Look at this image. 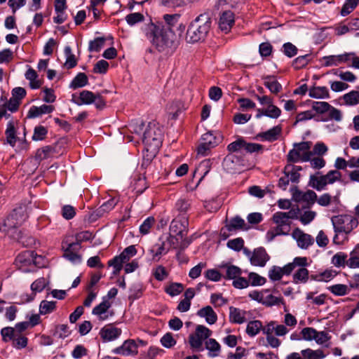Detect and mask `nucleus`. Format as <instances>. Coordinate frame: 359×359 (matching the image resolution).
I'll use <instances>...</instances> for the list:
<instances>
[{
  "mask_svg": "<svg viewBox=\"0 0 359 359\" xmlns=\"http://www.w3.org/2000/svg\"><path fill=\"white\" fill-rule=\"evenodd\" d=\"M197 316L204 318L205 321L210 324H215L217 320V315L210 306H206L197 311Z\"/></svg>",
  "mask_w": 359,
  "mask_h": 359,
  "instance_id": "nucleus-27",
  "label": "nucleus"
},
{
  "mask_svg": "<svg viewBox=\"0 0 359 359\" xmlns=\"http://www.w3.org/2000/svg\"><path fill=\"white\" fill-rule=\"evenodd\" d=\"M359 247H355L347 259L346 266L351 269L359 268Z\"/></svg>",
  "mask_w": 359,
  "mask_h": 359,
  "instance_id": "nucleus-40",
  "label": "nucleus"
},
{
  "mask_svg": "<svg viewBox=\"0 0 359 359\" xmlns=\"http://www.w3.org/2000/svg\"><path fill=\"white\" fill-rule=\"evenodd\" d=\"M56 309V302L43 300L39 305V313L41 315H46L53 312Z\"/></svg>",
  "mask_w": 359,
  "mask_h": 359,
  "instance_id": "nucleus-42",
  "label": "nucleus"
},
{
  "mask_svg": "<svg viewBox=\"0 0 359 359\" xmlns=\"http://www.w3.org/2000/svg\"><path fill=\"white\" fill-rule=\"evenodd\" d=\"M210 303L215 307H221L228 303L227 299L224 298L222 294L213 293L210 296Z\"/></svg>",
  "mask_w": 359,
  "mask_h": 359,
  "instance_id": "nucleus-54",
  "label": "nucleus"
},
{
  "mask_svg": "<svg viewBox=\"0 0 359 359\" xmlns=\"http://www.w3.org/2000/svg\"><path fill=\"white\" fill-rule=\"evenodd\" d=\"M188 219L185 217H176L172 219L170 225V233L177 236H187Z\"/></svg>",
  "mask_w": 359,
  "mask_h": 359,
  "instance_id": "nucleus-15",
  "label": "nucleus"
},
{
  "mask_svg": "<svg viewBox=\"0 0 359 359\" xmlns=\"http://www.w3.org/2000/svg\"><path fill=\"white\" fill-rule=\"evenodd\" d=\"M309 266L308 259L306 257H297L292 262L283 267L273 266L269 271V277L273 281L280 280L284 275H290L297 266Z\"/></svg>",
  "mask_w": 359,
  "mask_h": 359,
  "instance_id": "nucleus-4",
  "label": "nucleus"
},
{
  "mask_svg": "<svg viewBox=\"0 0 359 359\" xmlns=\"http://www.w3.org/2000/svg\"><path fill=\"white\" fill-rule=\"evenodd\" d=\"M331 105L326 102H313L312 104L313 110L318 114H324L330 109Z\"/></svg>",
  "mask_w": 359,
  "mask_h": 359,
  "instance_id": "nucleus-60",
  "label": "nucleus"
},
{
  "mask_svg": "<svg viewBox=\"0 0 359 359\" xmlns=\"http://www.w3.org/2000/svg\"><path fill=\"white\" fill-rule=\"evenodd\" d=\"M201 141L198 147V153L203 156L207 155L208 151L217 144L216 137L211 132L203 134Z\"/></svg>",
  "mask_w": 359,
  "mask_h": 359,
  "instance_id": "nucleus-17",
  "label": "nucleus"
},
{
  "mask_svg": "<svg viewBox=\"0 0 359 359\" xmlns=\"http://www.w3.org/2000/svg\"><path fill=\"white\" fill-rule=\"evenodd\" d=\"M88 83L87 76L84 73H79L71 82L69 87L72 89H76L86 86Z\"/></svg>",
  "mask_w": 359,
  "mask_h": 359,
  "instance_id": "nucleus-39",
  "label": "nucleus"
},
{
  "mask_svg": "<svg viewBox=\"0 0 359 359\" xmlns=\"http://www.w3.org/2000/svg\"><path fill=\"white\" fill-rule=\"evenodd\" d=\"M171 248L174 249L184 250L189 246L191 241L185 236H177L176 234L169 233L167 238Z\"/></svg>",
  "mask_w": 359,
  "mask_h": 359,
  "instance_id": "nucleus-22",
  "label": "nucleus"
},
{
  "mask_svg": "<svg viewBox=\"0 0 359 359\" xmlns=\"http://www.w3.org/2000/svg\"><path fill=\"white\" fill-rule=\"evenodd\" d=\"M264 116L271 118H278L281 114V110L273 103L269 104L266 109H264Z\"/></svg>",
  "mask_w": 359,
  "mask_h": 359,
  "instance_id": "nucleus-56",
  "label": "nucleus"
},
{
  "mask_svg": "<svg viewBox=\"0 0 359 359\" xmlns=\"http://www.w3.org/2000/svg\"><path fill=\"white\" fill-rule=\"evenodd\" d=\"M205 348L212 353L211 356H217L220 351V345L215 339H209L205 342Z\"/></svg>",
  "mask_w": 359,
  "mask_h": 359,
  "instance_id": "nucleus-50",
  "label": "nucleus"
},
{
  "mask_svg": "<svg viewBox=\"0 0 359 359\" xmlns=\"http://www.w3.org/2000/svg\"><path fill=\"white\" fill-rule=\"evenodd\" d=\"M328 290L335 296H344L351 291L350 287L344 284H335L327 287Z\"/></svg>",
  "mask_w": 359,
  "mask_h": 359,
  "instance_id": "nucleus-38",
  "label": "nucleus"
},
{
  "mask_svg": "<svg viewBox=\"0 0 359 359\" xmlns=\"http://www.w3.org/2000/svg\"><path fill=\"white\" fill-rule=\"evenodd\" d=\"M165 242L162 241L161 243H156L151 247L148 252L151 256V262H158L161 256L168 252V250H165Z\"/></svg>",
  "mask_w": 359,
  "mask_h": 359,
  "instance_id": "nucleus-25",
  "label": "nucleus"
},
{
  "mask_svg": "<svg viewBox=\"0 0 359 359\" xmlns=\"http://www.w3.org/2000/svg\"><path fill=\"white\" fill-rule=\"evenodd\" d=\"M236 19L234 13L230 10L223 11L219 15V22H235Z\"/></svg>",
  "mask_w": 359,
  "mask_h": 359,
  "instance_id": "nucleus-61",
  "label": "nucleus"
},
{
  "mask_svg": "<svg viewBox=\"0 0 359 359\" xmlns=\"http://www.w3.org/2000/svg\"><path fill=\"white\" fill-rule=\"evenodd\" d=\"M33 262V252L26 250L20 253L15 259V264L18 267L29 266Z\"/></svg>",
  "mask_w": 359,
  "mask_h": 359,
  "instance_id": "nucleus-30",
  "label": "nucleus"
},
{
  "mask_svg": "<svg viewBox=\"0 0 359 359\" xmlns=\"http://www.w3.org/2000/svg\"><path fill=\"white\" fill-rule=\"evenodd\" d=\"M229 320L233 323L242 324L246 321V311L230 306Z\"/></svg>",
  "mask_w": 359,
  "mask_h": 359,
  "instance_id": "nucleus-29",
  "label": "nucleus"
},
{
  "mask_svg": "<svg viewBox=\"0 0 359 359\" xmlns=\"http://www.w3.org/2000/svg\"><path fill=\"white\" fill-rule=\"evenodd\" d=\"M311 146V142H302L294 143V148L288 152L287 161L288 163H297L299 161L307 162L312 156L310 151Z\"/></svg>",
  "mask_w": 359,
  "mask_h": 359,
  "instance_id": "nucleus-6",
  "label": "nucleus"
},
{
  "mask_svg": "<svg viewBox=\"0 0 359 359\" xmlns=\"http://www.w3.org/2000/svg\"><path fill=\"white\" fill-rule=\"evenodd\" d=\"M20 122L18 120L11 119L6 125L5 130L6 139L4 142V144H9L14 147L18 141L17 132Z\"/></svg>",
  "mask_w": 359,
  "mask_h": 359,
  "instance_id": "nucleus-13",
  "label": "nucleus"
},
{
  "mask_svg": "<svg viewBox=\"0 0 359 359\" xmlns=\"http://www.w3.org/2000/svg\"><path fill=\"white\" fill-rule=\"evenodd\" d=\"M226 273L224 276L226 279H235L241 274V269L234 265H229L226 266Z\"/></svg>",
  "mask_w": 359,
  "mask_h": 359,
  "instance_id": "nucleus-46",
  "label": "nucleus"
},
{
  "mask_svg": "<svg viewBox=\"0 0 359 359\" xmlns=\"http://www.w3.org/2000/svg\"><path fill=\"white\" fill-rule=\"evenodd\" d=\"M161 343L164 347L170 348L176 344L177 341L174 339L172 334L168 332L161 337Z\"/></svg>",
  "mask_w": 359,
  "mask_h": 359,
  "instance_id": "nucleus-57",
  "label": "nucleus"
},
{
  "mask_svg": "<svg viewBox=\"0 0 359 359\" xmlns=\"http://www.w3.org/2000/svg\"><path fill=\"white\" fill-rule=\"evenodd\" d=\"M292 236L301 249H308L314 243V238L311 235L304 233L299 228L294 229Z\"/></svg>",
  "mask_w": 359,
  "mask_h": 359,
  "instance_id": "nucleus-14",
  "label": "nucleus"
},
{
  "mask_svg": "<svg viewBox=\"0 0 359 359\" xmlns=\"http://www.w3.org/2000/svg\"><path fill=\"white\" fill-rule=\"evenodd\" d=\"M248 280L249 281V285L250 284L252 286L263 285L266 281L265 278L254 272L249 273Z\"/></svg>",
  "mask_w": 359,
  "mask_h": 359,
  "instance_id": "nucleus-48",
  "label": "nucleus"
},
{
  "mask_svg": "<svg viewBox=\"0 0 359 359\" xmlns=\"http://www.w3.org/2000/svg\"><path fill=\"white\" fill-rule=\"evenodd\" d=\"M269 259L270 256L262 247L255 249L250 257L252 265L260 267L264 266Z\"/></svg>",
  "mask_w": 359,
  "mask_h": 359,
  "instance_id": "nucleus-19",
  "label": "nucleus"
},
{
  "mask_svg": "<svg viewBox=\"0 0 359 359\" xmlns=\"http://www.w3.org/2000/svg\"><path fill=\"white\" fill-rule=\"evenodd\" d=\"M18 219V213L15 210L13 213L9 215L4 221V226L7 227L8 230L10 229L17 228L21 224V222H15Z\"/></svg>",
  "mask_w": 359,
  "mask_h": 359,
  "instance_id": "nucleus-51",
  "label": "nucleus"
},
{
  "mask_svg": "<svg viewBox=\"0 0 359 359\" xmlns=\"http://www.w3.org/2000/svg\"><path fill=\"white\" fill-rule=\"evenodd\" d=\"M358 4H356V2L352 0H346L341 9V15L342 16L348 15L356 8Z\"/></svg>",
  "mask_w": 359,
  "mask_h": 359,
  "instance_id": "nucleus-58",
  "label": "nucleus"
},
{
  "mask_svg": "<svg viewBox=\"0 0 359 359\" xmlns=\"http://www.w3.org/2000/svg\"><path fill=\"white\" fill-rule=\"evenodd\" d=\"M184 290V286L181 283H172L167 286L165 291L171 297H175L180 294Z\"/></svg>",
  "mask_w": 359,
  "mask_h": 359,
  "instance_id": "nucleus-45",
  "label": "nucleus"
},
{
  "mask_svg": "<svg viewBox=\"0 0 359 359\" xmlns=\"http://www.w3.org/2000/svg\"><path fill=\"white\" fill-rule=\"evenodd\" d=\"M37 77L36 72L32 68H29L25 73V78L29 81L30 87L33 89L39 88L41 86V82Z\"/></svg>",
  "mask_w": 359,
  "mask_h": 359,
  "instance_id": "nucleus-37",
  "label": "nucleus"
},
{
  "mask_svg": "<svg viewBox=\"0 0 359 359\" xmlns=\"http://www.w3.org/2000/svg\"><path fill=\"white\" fill-rule=\"evenodd\" d=\"M336 272L332 269H327L323 272L311 275V279L318 282H328L334 278Z\"/></svg>",
  "mask_w": 359,
  "mask_h": 359,
  "instance_id": "nucleus-33",
  "label": "nucleus"
},
{
  "mask_svg": "<svg viewBox=\"0 0 359 359\" xmlns=\"http://www.w3.org/2000/svg\"><path fill=\"white\" fill-rule=\"evenodd\" d=\"M266 335L267 344L271 348H278L281 344V341L276 337H284L290 330L282 324L272 320L263 325L260 320H252L248 323L246 327V332L250 337H255L260 331Z\"/></svg>",
  "mask_w": 359,
  "mask_h": 359,
  "instance_id": "nucleus-2",
  "label": "nucleus"
},
{
  "mask_svg": "<svg viewBox=\"0 0 359 359\" xmlns=\"http://www.w3.org/2000/svg\"><path fill=\"white\" fill-rule=\"evenodd\" d=\"M352 54L345 53L338 55H328L323 57V65L325 67L338 66L350 61Z\"/></svg>",
  "mask_w": 359,
  "mask_h": 359,
  "instance_id": "nucleus-21",
  "label": "nucleus"
},
{
  "mask_svg": "<svg viewBox=\"0 0 359 359\" xmlns=\"http://www.w3.org/2000/svg\"><path fill=\"white\" fill-rule=\"evenodd\" d=\"M332 222L335 233H349L358 225V220L349 215H341L332 217Z\"/></svg>",
  "mask_w": 359,
  "mask_h": 359,
  "instance_id": "nucleus-7",
  "label": "nucleus"
},
{
  "mask_svg": "<svg viewBox=\"0 0 359 359\" xmlns=\"http://www.w3.org/2000/svg\"><path fill=\"white\" fill-rule=\"evenodd\" d=\"M93 238V233L88 231H81L75 236V241L71 242L72 243H78L81 245L82 242L90 241Z\"/></svg>",
  "mask_w": 359,
  "mask_h": 359,
  "instance_id": "nucleus-59",
  "label": "nucleus"
},
{
  "mask_svg": "<svg viewBox=\"0 0 359 359\" xmlns=\"http://www.w3.org/2000/svg\"><path fill=\"white\" fill-rule=\"evenodd\" d=\"M66 9V0H55V11L56 13V16L54 17L55 22H63L67 20Z\"/></svg>",
  "mask_w": 359,
  "mask_h": 359,
  "instance_id": "nucleus-26",
  "label": "nucleus"
},
{
  "mask_svg": "<svg viewBox=\"0 0 359 359\" xmlns=\"http://www.w3.org/2000/svg\"><path fill=\"white\" fill-rule=\"evenodd\" d=\"M327 295L321 294L317 297L314 296V292H310L306 294V299L307 301H310L312 304L320 306L325 303Z\"/></svg>",
  "mask_w": 359,
  "mask_h": 359,
  "instance_id": "nucleus-47",
  "label": "nucleus"
},
{
  "mask_svg": "<svg viewBox=\"0 0 359 359\" xmlns=\"http://www.w3.org/2000/svg\"><path fill=\"white\" fill-rule=\"evenodd\" d=\"M347 255L343 252L336 253L332 258V264L336 267H344L346 266Z\"/></svg>",
  "mask_w": 359,
  "mask_h": 359,
  "instance_id": "nucleus-43",
  "label": "nucleus"
},
{
  "mask_svg": "<svg viewBox=\"0 0 359 359\" xmlns=\"http://www.w3.org/2000/svg\"><path fill=\"white\" fill-rule=\"evenodd\" d=\"M1 334L4 342L13 341V346L17 349H22L27 346L28 339L22 334L15 333L11 327L1 329Z\"/></svg>",
  "mask_w": 359,
  "mask_h": 359,
  "instance_id": "nucleus-10",
  "label": "nucleus"
},
{
  "mask_svg": "<svg viewBox=\"0 0 359 359\" xmlns=\"http://www.w3.org/2000/svg\"><path fill=\"white\" fill-rule=\"evenodd\" d=\"M209 28L208 24H189L186 33L187 41L194 43L203 41Z\"/></svg>",
  "mask_w": 359,
  "mask_h": 359,
  "instance_id": "nucleus-9",
  "label": "nucleus"
},
{
  "mask_svg": "<svg viewBox=\"0 0 359 359\" xmlns=\"http://www.w3.org/2000/svg\"><path fill=\"white\" fill-rule=\"evenodd\" d=\"M301 353L306 359H323L325 355L320 349L312 350L311 348H306L302 350Z\"/></svg>",
  "mask_w": 359,
  "mask_h": 359,
  "instance_id": "nucleus-41",
  "label": "nucleus"
},
{
  "mask_svg": "<svg viewBox=\"0 0 359 359\" xmlns=\"http://www.w3.org/2000/svg\"><path fill=\"white\" fill-rule=\"evenodd\" d=\"M138 344L134 339L126 340L123 344L116 348L113 349L112 352L115 354L128 356L136 355L137 351Z\"/></svg>",
  "mask_w": 359,
  "mask_h": 359,
  "instance_id": "nucleus-16",
  "label": "nucleus"
},
{
  "mask_svg": "<svg viewBox=\"0 0 359 359\" xmlns=\"http://www.w3.org/2000/svg\"><path fill=\"white\" fill-rule=\"evenodd\" d=\"M95 94L93 92L84 90L80 93L79 100L76 101L75 103L77 105L91 104L95 101L93 100L95 99Z\"/></svg>",
  "mask_w": 359,
  "mask_h": 359,
  "instance_id": "nucleus-36",
  "label": "nucleus"
},
{
  "mask_svg": "<svg viewBox=\"0 0 359 359\" xmlns=\"http://www.w3.org/2000/svg\"><path fill=\"white\" fill-rule=\"evenodd\" d=\"M299 209L291 210L289 212H276L272 217V221L276 224L266 233L268 241H272L276 236L288 235L290 231L291 219L297 218Z\"/></svg>",
  "mask_w": 359,
  "mask_h": 359,
  "instance_id": "nucleus-3",
  "label": "nucleus"
},
{
  "mask_svg": "<svg viewBox=\"0 0 359 359\" xmlns=\"http://www.w3.org/2000/svg\"><path fill=\"white\" fill-rule=\"evenodd\" d=\"M105 39L103 37H97L93 41H90L88 50L90 52H99L104 44Z\"/></svg>",
  "mask_w": 359,
  "mask_h": 359,
  "instance_id": "nucleus-52",
  "label": "nucleus"
},
{
  "mask_svg": "<svg viewBox=\"0 0 359 359\" xmlns=\"http://www.w3.org/2000/svg\"><path fill=\"white\" fill-rule=\"evenodd\" d=\"M309 278V271L306 266H299V268L293 274V282L296 284L305 283Z\"/></svg>",
  "mask_w": 359,
  "mask_h": 359,
  "instance_id": "nucleus-35",
  "label": "nucleus"
},
{
  "mask_svg": "<svg viewBox=\"0 0 359 359\" xmlns=\"http://www.w3.org/2000/svg\"><path fill=\"white\" fill-rule=\"evenodd\" d=\"M152 274L155 279L158 281H163L168 276V272L162 265H158L155 269H154Z\"/></svg>",
  "mask_w": 359,
  "mask_h": 359,
  "instance_id": "nucleus-49",
  "label": "nucleus"
},
{
  "mask_svg": "<svg viewBox=\"0 0 359 359\" xmlns=\"http://www.w3.org/2000/svg\"><path fill=\"white\" fill-rule=\"evenodd\" d=\"M212 332L203 325H198L194 333L189 336V342L191 348L196 351L202 349L203 341L211 335Z\"/></svg>",
  "mask_w": 359,
  "mask_h": 359,
  "instance_id": "nucleus-11",
  "label": "nucleus"
},
{
  "mask_svg": "<svg viewBox=\"0 0 359 359\" xmlns=\"http://www.w3.org/2000/svg\"><path fill=\"white\" fill-rule=\"evenodd\" d=\"M302 170L301 166L294 165L292 163H289L285 166L283 172L288 176L290 182L297 183L300 177L299 172Z\"/></svg>",
  "mask_w": 359,
  "mask_h": 359,
  "instance_id": "nucleus-28",
  "label": "nucleus"
},
{
  "mask_svg": "<svg viewBox=\"0 0 359 359\" xmlns=\"http://www.w3.org/2000/svg\"><path fill=\"white\" fill-rule=\"evenodd\" d=\"M48 134V129L43 126H37L34 129V133L32 137L34 141H41L46 139Z\"/></svg>",
  "mask_w": 359,
  "mask_h": 359,
  "instance_id": "nucleus-44",
  "label": "nucleus"
},
{
  "mask_svg": "<svg viewBox=\"0 0 359 359\" xmlns=\"http://www.w3.org/2000/svg\"><path fill=\"white\" fill-rule=\"evenodd\" d=\"M162 131L154 123H149L142 136V142L147 147V151H156L162 143Z\"/></svg>",
  "mask_w": 359,
  "mask_h": 359,
  "instance_id": "nucleus-5",
  "label": "nucleus"
},
{
  "mask_svg": "<svg viewBox=\"0 0 359 359\" xmlns=\"http://www.w3.org/2000/svg\"><path fill=\"white\" fill-rule=\"evenodd\" d=\"M341 174L337 170H330L325 175H311L310 185L317 191H322L325 189L327 184H333L340 180Z\"/></svg>",
  "mask_w": 359,
  "mask_h": 359,
  "instance_id": "nucleus-8",
  "label": "nucleus"
},
{
  "mask_svg": "<svg viewBox=\"0 0 359 359\" xmlns=\"http://www.w3.org/2000/svg\"><path fill=\"white\" fill-rule=\"evenodd\" d=\"M121 330L111 324L104 326L100 331V336L103 341H111L116 339L121 334Z\"/></svg>",
  "mask_w": 359,
  "mask_h": 359,
  "instance_id": "nucleus-20",
  "label": "nucleus"
},
{
  "mask_svg": "<svg viewBox=\"0 0 359 359\" xmlns=\"http://www.w3.org/2000/svg\"><path fill=\"white\" fill-rule=\"evenodd\" d=\"M243 150H245L247 153L250 154L255 152L259 153L262 151L263 146L260 144L247 142L244 140Z\"/></svg>",
  "mask_w": 359,
  "mask_h": 359,
  "instance_id": "nucleus-62",
  "label": "nucleus"
},
{
  "mask_svg": "<svg viewBox=\"0 0 359 359\" xmlns=\"http://www.w3.org/2000/svg\"><path fill=\"white\" fill-rule=\"evenodd\" d=\"M309 95L316 99H325L330 97L329 90L325 86L313 87L309 90Z\"/></svg>",
  "mask_w": 359,
  "mask_h": 359,
  "instance_id": "nucleus-32",
  "label": "nucleus"
},
{
  "mask_svg": "<svg viewBox=\"0 0 359 359\" xmlns=\"http://www.w3.org/2000/svg\"><path fill=\"white\" fill-rule=\"evenodd\" d=\"M81 246L78 243H68L67 241L62 242V248L64 249V257L72 263H80L81 256L78 254Z\"/></svg>",
  "mask_w": 359,
  "mask_h": 359,
  "instance_id": "nucleus-12",
  "label": "nucleus"
},
{
  "mask_svg": "<svg viewBox=\"0 0 359 359\" xmlns=\"http://www.w3.org/2000/svg\"><path fill=\"white\" fill-rule=\"evenodd\" d=\"M46 279L44 278H40L32 283L31 285V290L34 294L36 292H41L46 287Z\"/></svg>",
  "mask_w": 359,
  "mask_h": 359,
  "instance_id": "nucleus-64",
  "label": "nucleus"
},
{
  "mask_svg": "<svg viewBox=\"0 0 359 359\" xmlns=\"http://www.w3.org/2000/svg\"><path fill=\"white\" fill-rule=\"evenodd\" d=\"M177 24H144L142 28L156 50L165 55L172 54L180 44Z\"/></svg>",
  "mask_w": 359,
  "mask_h": 359,
  "instance_id": "nucleus-1",
  "label": "nucleus"
},
{
  "mask_svg": "<svg viewBox=\"0 0 359 359\" xmlns=\"http://www.w3.org/2000/svg\"><path fill=\"white\" fill-rule=\"evenodd\" d=\"M54 110L52 105L42 104L40 107L32 106L28 111L27 118H35L43 114H50Z\"/></svg>",
  "mask_w": 359,
  "mask_h": 359,
  "instance_id": "nucleus-24",
  "label": "nucleus"
},
{
  "mask_svg": "<svg viewBox=\"0 0 359 359\" xmlns=\"http://www.w3.org/2000/svg\"><path fill=\"white\" fill-rule=\"evenodd\" d=\"M155 224V219L154 217H147L140 226V232L146 235L150 232V229Z\"/></svg>",
  "mask_w": 359,
  "mask_h": 359,
  "instance_id": "nucleus-53",
  "label": "nucleus"
},
{
  "mask_svg": "<svg viewBox=\"0 0 359 359\" xmlns=\"http://www.w3.org/2000/svg\"><path fill=\"white\" fill-rule=\"evenodd\" d=\"M264 85L271 93L278 94L282 90V85L273 76H266L263 78Z\"/></svg>",
  "mask_w": 359,
  "mask_h": 359,
  "instance_id": "nucleus-31",
  "label": "nucleus"
},
{
  "mask_svg": "<svg viewBox=\"0 0 359 359\" xmlns=\"http://www.w3.org/2000/svg\"><path fill=\"white\" fill-rule=\"evenodd\" d=\"M111 306V302L108 299L103 298L102 302L93 308L92 313L96 316L98 320L102 321L106 320L114 315L112 311H109Z\"/></svg>",
  "mask_w": 359,
  "mask_h": 359,
  "instance_id": "nucleus-18",
  "label": "nucleus"
},
{
  "mask_svg": "<svg viewBox=\"0 0 359 359\" xmlns=\"http://www.w3.org/2000/svg\"><path fill=\"white\" fill-rule=\"evenodd\" d=\"M191 203L188 200L180 198L176 203L175 208L180 215L186 213L190 208Z\"/></svg>",
  "mask_w": 359,
  "mask_h": 359,
  "instance_id": "nucleus-55",
  "label": "nucleus"
},
{
  "mask_svg": "<svg viewBox=\"0 0 359 359\" xmlns=\"http://www.w3.org/2000/svg\"><path fill=\"white\" fill-rule=\"evenodd\" d=\"M227 229L229 231H234V230H248V226L245 222V220L242 219L241 217L236 216L233 217L230 221L229 223L226 225Z\"/></svg>",
  "mask_w": 359,
  "mask_h": 359,
  "instance_id": "nucleus-34",
  "label": "nucleus"
},
{
  "mask_svg": "<svg viewBox=\"0 0 359 359\" xmlns=\"http://www.w3.org/2000/svg\"><path fill=\"white\" fill-rule=\"evenodd\" d=\"M282 132V128L280 126H276L267 131L259 133L257 137L263 141L274 142L277 140Z\"/></svg>",
  "mask_w": 359,
  "mask_h": 359,
  "instance_id": "nucleus-23",
  "label": "nucleus"
},
{
  "mask_svg": "<svg viewBox=\"0 0 359 359\" xmlns=\"http://www.w3.org/2000/svg\"><path fill=\"white\" fill-rule=\"evenodd\" d=\"M227 247L235 251H240L244 245V241L242 238H236L229 240L226 244Z\"/></svg>",
  "mask_w": 359,
  "mask_h": 359,
  "instance_id": "nucleus-63",
  "label": "nucleus"
}]
</instances>
